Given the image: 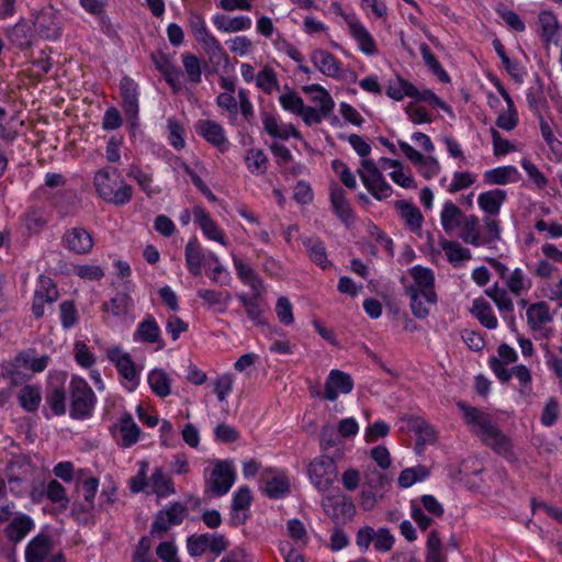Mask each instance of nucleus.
Wrapping results in <instances>:
<instances>
[{"mask_svg":"<svg viewBox=\"0 0 562 562\" xmlns=\"http://www.w3.org/2000/svg\"><path fill=\"white\" fill-rule=\"evenodd\" d=\"M458 407L463 412L464 418L469 425H475L480 428V434L485 445L490 446L497 453L506 454L510 451V439L492 422L487 414L463 402H459Z\"/></svg>","mask_w":562,"mask_h":562,"instance_id":"1","label":"nucleus"},{"mask_svg":"<svg viewBox=\"0 0 562 562\" xmlns=\"http://www.w3.org/2000/svg\"><path fill=\"white\" fill-rule=\"evenodd\" d=\"M94 186L99 195L115 206L125 205L132 200L133 188L122 179L116 168L109 167L97 171Z\"/></svg>","mask_w":562,"mask_h":562,"instance_id":"2","label":"nucleus"},{"mask_svg":"<svg viewBox=\"0 0 562 562\" xmlns=\"http://www.w3.org/2000/svg\"><path fill=\"white\" fill-rule=\"evenodd\" d=\"M70 417L74 419H85L92 415L95 404V395L87 381L79 376H74L70 381Z\"/></svg>","mask_w":562,"mask_h":562,"instance_id":"3","label":"nucleus"},{"mask_svg":"<svg viewBox=\"0 0 562 562\" xmlns=\"http://www.w3.org/2000/svg\"><path fill=\"white\" fill-rule=\"evenodd\" d=\"M313 485L319 491H326L338 475L337 465L333 458L321 456L314 459L307 469Z\"/></svg>","mask_w":562,"mask_h":562,"instance_id":"4","label":"nucleus"},{"mask_svg":"<svg viewBox=\"0 0 562 562\" xmlns=\"http://www.w3.org/2000/svg\"><path fill=\"white\" fill-rule=\"evenodd\" d=\"M322 506L324 512L336 525H342L351 520L356 506L350 496L344 494H335L323 499Z\"/></svg>","mask_w":562,"mask_h":562,"instance_id":"5","label":"nucleus"},{"mask_svg":"<svg viewBox=\"0 0 562 562\" xmlns=\"http://www.w3.org/2000/svg\"><path fill=\"white\" fill-rule=\"evenodd\" d=\"M186 516L187 507L179 502L173 503L170 507L157 513L150 527V535L161 538L169 530L170 526L180 525Z\"/></svg>","mask_w":562,"mask_h":562,"instance_id":"6","label":"nucleus"},{"mask_svg":"<svg viewBox=\"0 0 562 562\" xmlns=\"http://www.w3.org/2000/svg\"><path fill=\"white\" fill-rule=\"evenodd\" d=\"M35 32L45 40L56 41L61 35V22L57 12L52 8L41 10L34 20Z\"/></svg>","mask_w":562,"mask_h":562,"instance_id":"7","label":"nucleus"},{"mask_svg":"<svg viewBox=\"0 0 562 562\" xmlns=\"http://www.w3.org/2000/svg\"><path fill=\"white\" fill-rule=\"evenodd\" d=\"M236 479L233 465L228 461H217L207 481V485L217 496L228 493Z\"/></svg>","mask_w":562,"mask_h":562,"instance_id":"8","label":"nucleus"},{"mask_svg":"<svg viewBox=\"0 0 562 562\" xmlns=\"http://www.w3.org/2000/svg\"><path fill=\"white\" fill-rule=\"evenodd\" d=\"M61 241L69 251L77 255H87L93 247L92 236L83 227H74L66 231Z\"/></svg>","mask_w":562,"mask_h":562,"instance_id":"9","label":"nucleus"},{"mask_svg":"<svg viewBox=\"0 0 562 562\" xmlns=\"http://www.w3.org/2000/svg\"><path fill=\"white\" fill-rule=\"evenodd\" d=\"M353 389V380L350 374L334 369L329 372L325 382L324 397L328 401H336L339 393L348 394Z\"/></svg>","mask_w":562,"mask_h":562,"instance_id":"10","label":"nucleus"},{"mask_svg":"<svg viewBox=\"0 0 562 562\" xmlns=\"http://www.w3.org/2000/svg\"><path fill=\"white\" fill-rule=\"evenodd\" d=\"M106 356L108 359L115 364L121 376L135 384L138 383V372L130 353L124 352L121 347L114 346L108 349Z\"/></svg>","mask_w":562,"mask_h":562,"instance_id":"11","label":"nucleus"},{"mask_svg":"<svg viewBox=\"0 0 562 562\" xmlns=\"http://www.w3.org/2000/svg\"><path fill=\"white\" fill-rule=\"evenodd\" d=\"M412 278L415 280L416 288L429 304H436L437 294L435 288V276L431 269L422 266H415L409 269Z\"/></svg>","mask_w":562,"mask_h":562,"instance_id":"12","label":"nucleus"},{"mask_svg":"<svg viewBox=\"0 0 562 562\" xmlns=\"http://www.w3.org/2000/svg\"><path fill=\"white\" fill-rule=\"evenodd\" d=\"M195 131L207 143L217 147L221 151H225L228 142L225 137L224 128L217 122L212 120H200L195 125Z\"/></svg>","mask_w":562,"mask_h":562,"instance_id":"13","label":"nucleus"},{"mask_svg":"<svg viewBox=\"0 0 562 562\" xmlns=\"http://www.w3.org/2000/svg\"><path fill=\"white\" fill-rule=\"evenodd\" d=\"M41 289L35 291L32 312L35 318H41L44 315V304L53 303L57 299V290L50 278L41 276Z\"/></svg>","mask_w":562,"mask_h":562,"instance_id":"14","label":"nucleus"},{"mask_svg":"<svg viewBox=\"0 0 562 562\" xmlns=\"http://www.w3.org/2000/svg\"><path fill=\"white\" fill-rule=\"evenodd\" d=\"M330 203L337 217L349 228L356 217L341 187L335 186L330 189Z\"/></svg>","mask_w":562,"mask_h":562,"instance_id":"15","label":"nucleus"},{"mask_svg":"<svg viewBox=\"0 0 562 562\" xmlns=\"http://www.w3.org/2000/svg\"><path fill=\"white\" fill-rule=\"evenodd\" d=\"M313 65L325 76L338 78L340 72V61L325 49H315L311 54Z\"/></svg>","mask_w":562,"mask_h":562,"instance_id":"16","label":"nucleus"},{"mask_svg":"<svg viewBox=\"0 0 562 562\" xmlns=\"http://www.w3.org/2000/svg\"><path fill=\"white\" fill-rule=\"evenodd\" d=\"M134 339L148 344L157 342V350L165 347V342L160 338V328L153 315H147V317L138 324L134 333Z\"/></svg>","mask_w":562,"mask_h":562,"instance_id":"17","label":"nucleus"},{"mask_svg":"<svg viewBox=\"0 0 562 562\" xmlns=\"http://www.w3.org/2000/svg\"><path fill=\"white\" fill-rule=\"evenodd\" d=\"M268 473H272L269 469L265 472L260 480V488L267 494L268 497L278 499L284 497L290 491L289 481L284 476L273 475L268 476Z\"/></svg>","mask_w":562,"mask_h":562,"instance_id":"18","label":"nucleus"},{"mask_svg":"<svg viewBox=\"0 0 562 562\" xmlns=\"http://www.w3.org/2000/svg\"><path fill=\"white\" fill-rule=\"evenodd\" d=\"M52 540L47 535L35 536L25 548L26 562H44L50 551Z\"/></svg>","mask_w":562,"mask_h":562,"instance_id":"19","label":"nucleus"},{"mask_svg":"<svg viewBox=\"0 0 562 562\" xmlns=\"http://www.w3.org/2000/svg\"><path fill=\"white\" fill-rule=\"evenodd\" d=\"M193 214L195 222L200 225L203 234L209 239L216 240L222 245H226V239L223 232L218 228L216 223L210 217L204 209L201 206H195L193 209Z\"/></svg>","mask_w":562,"mask_h":562,"instance_id":"20","label":"nucleus"},{"mask_svg":"<svg viewBox=\"0 0 562 562\" xmlns=\"http://www.w3.org/2000/svg\"><path fill=\"white\" fill-rule=\"evenodd\" d=\"M350 34L358 42L359 48L367 55H374L376 53V46L373 37L368 30L355 19L347 20Z\"/></svg>","mask_w":562,"mask_h":562,"instance_id":"21","label":"nucleus"},{"mask_svg":"<svg viewBox=\"0 0 562 562\" xmlns=\"http://www.w3.org/2000/svg\"><path fill=\"white\" fill-rule=\"evenodd\" d=\"M506 191L502 189H494L483 192L477 198L480 209L490 216L497 215L501 206L506 200Z\"/></svg>","mask_w":562,"mask_h":562,"instance_id":"22","label":"nucleus"},{"mask_svg":"<svg viewBox=\"0 0 562 562\" xmlns=\"http://www.w3.org/2000/svg\"><path fill=\"white\" fill-rule=\"evenodd\" d=\"M34 353L33 349L20 352L13 361V367L30 369L33 372H43L48 364L49 357L44 355L41 358H35Z\"/></svg>","mask_w":562,"mask_h":562,"instance_id":"23","label":"nucleus"},{"mask_svg":"<svg viewBox=\"0 0 562 562\" xmlns=\"http://www.w3.org/2000/svg\"><path fill=\"white\" fill-rule=\"evenodd\" d=\"M302 91L306 94H312L315 92L316 94L312 97V101L321 103L319 109L324 116H329L331 114L335 102L329 92L324 87L318 83H312L308 86H303Z\"/></svg>","mask_w":562,"mask_h":562,"instance_id":"24","label":"nucleus"},{"mask_svg":"<svg viewBox=\"0 0 562 562\" xmlns=\"http://www.w3.org/2000/svg\"><path fill=\"white\" fill-rule=\"evenodd\" d=\"M34 527V522L27 515L15 517L5 528L8 539L14 543L21 541Z\"/></svg>","mask_w":562,"mask_h":562,"instance_id":"25","label":"nucleus"},{"mask_svg":"<svg viewBox=\"0 0 562 562\" xmlns=\"http://www.w3.org/2000/svg\"><path fill=\"white\" fill-rule=\"evenodd\" d=\"M395 207L398 210L401 217L405 220L411 231L417 232L422 228L423 215L413 203L405 200H397L395 201Z\"/></svg>","mask_w":562,"mask_h":562,"instance_id":"26","label":"nucleus"},{"mask_svg":"<svg viewBox=\"0 0 562 562\" xmlns=\"http://www.w3.org/2000/svg\"><path fill=\"white\" fill-rule=\"evenodd\" d=\"M306 248L310 259L319 266L323 270L331 266V262L327 259V252L324 243L319 238H304L302 240Z\"/></svg>","mask_w":562,"mask_h":562,"instance_id":"27","label":"nucleus"},{"mask_svg":"<svg viewBox=\"0 0 562 562\" xmlns=\"http://www.w3.org/2000/svg\"><path fill=\"white\" fill-rule=\"evenodd\" d=\"M120 432L122 435L121 447L130 448L138 441L140 428L134 422L130 413H125L120 422Z\"/></svg>","mask_w":562,"mask_h":562,"instance_id":"28","label":"nucleus"},{"mask_svg":"<svg viewBox=\"0 0 562 562\" xmlns=\"http://www.w3.org/2000/svg\"><path fill=\"white\" fill-rule=\"evenodd\" d=\"M440 246L446 252L447 259L454 267H459L461 262L471 259V252L468 248L462 247L458 241L441 239Z\"/></svg>","mask_w":562,"mask_h":562,"instance_id":"29","label":"nucleus"},{"mask_svg":"<svg viewBox=\"0 0 562 562\" xmlns=\"http://www.w3.org/2000/svg\"><path fill=\"white\" fill-rule=\"evenodd\" d=\"M154 493L158 497H166L175 494L176 490L171 477L165 474L162 468H156L149 477Z\"/></svg>","mask_w":562,"mask_h":562,"instance_id":"30","label":"nucleus"},{"mask_svg":"<svg viewBox=\"0 0 562 562\" xmlns=\"http://www.w3.org/2000/svg\"><path fill=\"white\" fill-rule=\"evenodd\" d=\"M184 254L189 271L193 276H200L204 255L202 254L201 246L196 238H192L188 241Z\"/></svg>","mask_w":562,"mask_h":562,"instance_id":"31","label":"nucleus"},{"mask_svg":"<svg viewBox=\"0 0 562 562\" xmlns=\"http://www.w3.org/2000/svg\"><path fill=\"white\" fill-rule=\"evenodd\" d=\"M417 93V88L403 77L397 76L394 81H390L386 87V95L395 101H401L405 97L411 98Z\"/></svg>","mask_w":562,"mask_h":562,"instance_id":"32","label":"nucleus"},{"mask_svg":"<svg viewBox=\"0 0 562 562\" xmlns=\"http://www.w3.org/2000/svg\"><path fill=\"white\" fill-rule=\"evenodd\" d=\"M126 176L134 179L149 199L159 194L161 191L158 186L154 184L153 177L136 166H132Z\"/></svg>","mask_w":562,"mask_h":562,"instance_id":"33","label":"nucleus"},{"mask_svg":"<svg viewBox=\"0 0 562 562\" xmlns=\"http://www.w3.org/2000/svg\"><path fill=\"white\" fill-rule=\"evenodd\" d=\"M528 325L537 330L541 325L550 323L552 316L549 313V306L546 302L533 303L527 310Z\"/></svg>","mask_w":562,"mask_h":562,"instance_id":"34","label":"nucleus"},{"mask_svg":"<svg viewBox=\"0 0 562 562\" xmlns=\"http://www.w3.org/2000/svg\"><path fill=\"white\" fill-rule=\"evenodd\" d=\"M471 313L486 328L494 329L497 327V318L488 302L483 299L474 300Z\"/></svg>","mask_w":562,"mask_h":562,"instance_id":"35","label":"nucleus"},{"mask_svg":"<svg viewBox=\"0 0 562 562\" xmlns=\"http://www.w3.org/2000/svg\"><path fill=\"white\" fill-rule=\"evenodd\" d=\"M233 261L238 278L244 283L248 284L254 290V292L258 293L262 286V280L259 278V276L252 270V268L248 267L240 258L234 256Z\"/></svg>","mask_w":562,"mask_h":562,"instance_id":"36","label":"nucleus"},{"mask_svg":"<svg viewBox=\"0 0 562 562\" xmlns=\"http://www.w3.org/2000/svg\"><path fill=\"white\" fill-rule=\"evenodd\" d=\"M148 384L151 391L159 397H166L170 394V379L162 369H154L148 374Z\"/></svg>","mask_w":562,"mask_h":562,"instance_id":"37","label":"nucleus"},{"mask_svg":"<svg viewBox=\"0 0 562 562\" xmlns=\"http://www.w3.org/2000/svg\"><path fill=\"white\" fill-rule=\"evenodd\" d=\"M18 400L24 411L36 412L42 401L41 391L35 385H25L20 391Z\"/></svg>","mask_w":562,"mask_h":562,"instance_id":"38","label":"nucleus"},{"mask_svg":"<svg viewBox=\"0 0 562 562\" xmlns=\"http://www.w3.org/2000/svg\"><path fill=\"white\" fill-rule=\"evenodd\" d=\"M358 173L361 178L362 183L366 186L368 191L376 199L383 200L390 196L392 192L391 186L386 182L384 176L376 179L374 183L371 181L370 177L364 173L362 170H358Z\"/></svg>","mask_w":562,"mask_h":562,"instance_id":"39","label":"nucleus"},{"mask_svg":"<svg viewBox=\"0 0 562 562\" xmlns=\"http://www.w3.org/2000/svg\"><path fill=\"white\" fill-rule=\"evenodd\" d=\"M32 30L25 23H18L8 31V38L10 43L20 49L30 47L32 44Z\"/></svg>","mask_w":562,"mask_h":562,"instance_id":"40","label":"nucleus"},{"mask_svg":"<svg viewBox=\"0 0 562 562\" xmlns=\"http://www.w3.org/2000/svg\"><path fill=\"white\" fill-rule=\"evenodd\" d=\"M462 218L463 213L456 204L450 201L445 203L440 220L446 233H450L456 227L460 226Z\"/></svg>","mask_w":562,"mask_h":562,"instance_id":"41","label":"nucleus"},{"mask_svg":"<svg viewBox=\"0 0 562 562\" xmlns=\"http://www.w3.org/2000/svg\"><path fill=\"white\" fill-rule=\"evenodd\" d=\"M422 57L424 59L425 65L429 68V70L438 77L441 82H450V77L448 72L442 68L438 59L431 53L429 46L426 43H423L419 47Z\"/></svg>","mask_w":562,"mask_h":562,"instance_id":"42","label":"nucleus"},{"mask_svg":"<svg viewBox=\"0 0 562 562\" xmlns=\"http://www.w3.org/2000/svg\"><path fill=\"white\" fill-rule=\"evenodd\" d=\"M47 222V213L42 209H30L24 215L25 227L31 234L40 233Z\"/></svg>","mask_w":562,"mask_h":562,"instance_id":"43","label":"nucleus"},{"mask_svg":"<svg viewBox=\"0 0 562 562\" xmlns=\"http://www.w3.org/2000/svg\"><path fill=\"white\" fill-rule=\"evenodd\" d=\"M517 173V169L513 166L497 167L485 171L484 181L488 184L504 186L509 182L510 177Z\"/></svg>","mask_w":562,"mask_h":562,"instance_id":"44","label":"nucleus"},{"mask_svg":"<svg viewBox=\"0 0 562 562\" xmlns=\"http://www.w3.org/2000/svg\"><path fill=\"white\" fill-rule=\"evenodd\" d=\"M539 23L541 25V38L547 43L551 41L557 43L554 35L559 29V24L555 15L552 12L543 11L539 15Z\"/></svg>","mask_w":562,"mask_h":562,"instance_id":"45","label":"nucleus"},{"mask_svg":"<svg viewBox=\"0 0 562 562\" xmlns=\"http://www.w3.org/2000/svg\"><path fill=\"white\" fill-rule=\"evenodd\" d=\"M479 218L475 215H469L463 221V233L461 238L473 246L482 245V236L477 232Z\"/></svg>","mask_w":562,"mask_h":562,"instance_id":"46","label":"nucleus"},{"mask_svg":"<svg viewBox=\"0 0 562 562\" xmlns=\"http://www.w3.org/2000/svg\"><path fill=\"white\" fill-rule=\"evenodd\" d=\"M392 476L381 471L373 470L366 474L363 486L379 493H384L385 488L392 483Z\"/></svg>","mask_w":562,"mask_h":562,"instance_id":"47","label":"nucleus"},{"mask_svg":"<svg viewBox=\"0 0 562 562\" xmlns=\"http://www.w3.org/2000/svg\"><path fill=\"white\" fill-rule=\"evenodd\" d=\"M405 293L411 299V310L415 317L424 319L428 316L429 310L424 305L422 297V293L415 285H407L405 288Z\"/></svg>","mask_w":562,"mask_h":562,"instance_id":"48","label":"nucleus"},{"mask_svg":"<svg viewBox=\"0 0 562 562\" xmlns=\"http://www.w3.org/2000/svg\"><path fill=\"white\" fill-rule=\"evenodd\" d=\"M46 402L54 415L60 416L66 413V392L63 387H53L46 394Z\"/></svg>","mask_w":562,"mask_h":562,"instance_id":"49","label":"nucleus"},{"mask_svg":"<svg viewBox=\"0 0 562 562\" xmlns=\"http://www.w3.org/2000/svg\"><path fill=\"white\" fill-rule=\"evenodd\" d=\"M182 64L188 79L192 83H200L202 77V66L200 59L192 54L182 55Z\"/></svg>","mask_w":562,"mask_h":562,"instance_id":"50","label":"nucleus"},{"mask_svg":"<svg viewBox=\"0 0 562 562\" xmlns=\"http://www.w3.org/2000/svg\"><path fill=\"white\" fill-rule=\"evenodd\" d=\"M427 547V555L426 561L427 562H442L441 558V550H442V542L440 535L437 530H431L428 535V539L426 542Z\"/></svg>","mask_w":562,"mask_h":562,"instance_id":"51","label":"nucleus"},{"mask_svg":"<svg viewBox=\"0 0 562 562\" xmlns=\"http://www.w3.org/2000/svg\"><path fill=\"white\" fill-rule=\"evenodd\" d=\"M45 494L52 503H59L63 509L67 508L69 498L66 495L65 487L57 480L48 482Z\"/></svg>","mask_w":562,"mask_h":562,"instance_id":"52","label":"nucleus"},{"mask_svg":"<svg viewBox=\"0 0 562 562\" xmlns=\"http://www.w3.org/2000/svg\"><path fill=\"white\" fill-rule=\"evenodd\" d=\"M256 83L266 93H271L273 89H279L277 75L268 66L258 72Z\"/></svg>","mask_w":562,"mask_h":562,"instance_id":"53","label":"nucleus"},{"mask_svg":"<svg viewBox=\"0 0 562 562\" xmlns=\"http://www.w3.org/2000/svg\"><path fill=\"white\" fill-rule=\"evenodd\" d=\"M411 98L415 99L417 102H426L431 105L440 108L446 113L452 115V109L450 105H448L445 101H442L434 91L429 89H425L419 91L417 89V93L414 95H411Z\"/></svg>","mask_w":562,"mask_h":562,"instance_id":"54","label":"nucleus"},{"mask_svg":"<svg viewBox=\"0 0 562 562\" xmlns=\"http://www.w3.org/2000/svg\"><path fill=\"white\" fill-rule=\"evenodd\" d=\"M187 548L191 557H201L209 549V533L190 536L187 539Z\"/></svg>","mask_w":562,"mask_h":562,"instance_id":"55","label":"nucleus"},{"mask_svg":"<svg viewBox=\"0 0 562 562\" xmlns=\"http://www.w3.org/2000/svg\"><path fill=\"white\" fill-rule=\"evenodd\" d=\"M279 101L284 110L297 115L304 111L305 105L303 99L295 91L281 94Z\"/></svg>","mask_w":562,"mask_h":562,"instance_id":"56","label":"nucleus"},{"mask_svg":"<svg viewBox=\"0 0 562 562\" xmlns=\"http://www.w3.org/2000/svg\"><path fill=\"white\" fill-rule=\"evenodd\" d=\"M420 476L416 475V470L413 469H404L398 476V485L401 487L407 488L412 486L414 483L426 479L429 475V471L427 468L419 465Z\"/></svg>","mask_w":562,"mask_h":562,"instance_id":"57","label":"nucleus"},{"mask_svg":"<svg viewBox=\"0 0 562 562\" xmlns=\"http://www.w3.org/2000/svg\"><path fill=\"white\" fill-rule=\"evenodd\" d=\"M246 161L251 172H265L268 159L262 150L250 149L247 154Z\"/></svg>","mask_w":562,"mask_h":562,"instance_id":"58","label":"nucleus"},{"mask_svg":"<svg viewBox=\"0 0 562 562\" xmlns=\"http://www.w3.org/2000/svg\"><path fill=\"white\" fill-rule=\"evenodd\" d=\"M167 127L169 131L168 139H169L170 144L176 149L183 148L186 145V142L183 138L184 131H183L182 125L179 123V121H177L176 119H169Z\"/></svg>","mask_w":562,"mask_h":562,"instance_id":"59","label":"nucleus"},{"mask_svg":"<svg viewBox=\"0 0 562 562\" xmlns=\"http://www.w3.org/2000/svg\"><path fill=\"white\" fill-rule=\"evenodd\" d=\"M252 502L251 491L248 486H241L235 492L232 502V509L234 512L246 510L250 507Z\"/></svg>","mask_w":562,"mask_h":562,"instance_id":"60","label":"nucleus"},{"mask_svg":"<svg viewBox=\"0 0 562 562\" xmlns=\"http://www.w3.org/2000/svg\"><path fill=\"white\" fill-rule=\"evenodd\" d=\"M276 313L283 325H291L294 321L292 305L286 296H280L277 301Z\"/></svg>","mask_w":562,"mask_h":562,"instance_id":"61","label":"nucleus"},{"mask_svg":"<svg viewBox=\"0 0 562 562\" xmlns=\"http://www.w3.org/2000/svg\"><path fill=\"white\" fill-rule=\"evenodd\" d=\"M373 544L376 551H390L394 544V537L387 528H380L375 531Z\"/></svg>","mask_w":562,"mask_h":562,"instance_id":"62","label":"nucleus"},{"mask_svg":"<svg viewBox=\"0 0 562 562\" xmlns=\"http://www.w3.org/2000/svg\"><path fill=\"white\" fill-rule=\"evenodd\" d=\"M75 359L83 368H91L95 362L94 355L89 351L83 341L75 342Z\"/></svg>","mask_w":562,"mask_h":562,"instance_id":"63","label":"nucleus"},{"mask_svg":"<svg viewBox=\"0 0 562 562\" xmlns=\"http://www.w3.org/2000/svg\"><path fill=\"white\" fill-rule=\"evenodd\" d=\"M178 549L172 541H164L156 548V554L162 562H180Z\"/></svg>","mask_w":562,"mask_h":562,"instance_id":"64","label":"nucleus"}]
</instances>
